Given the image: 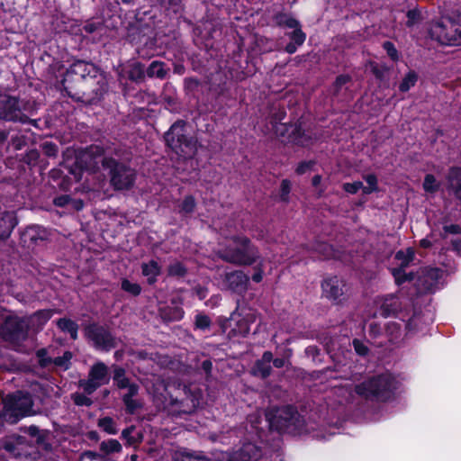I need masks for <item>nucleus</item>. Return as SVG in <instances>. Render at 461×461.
<instances>
[{
  "mask_svg": "<svg viewBox=\"0 0 461 461\" xmlns=\"http://www.w3.org/2000/svg\"><path fill=\"white\" fill-rule=\"evenodd\" d=\"M1 336L5 341L18 347L27 339L28 325L24 319H5L1 327Z\"/></svg>",
  "mask_w": 461,
  "mask_h": 461,
  "instance_id": "14",
  "label": "nucleus"
},
{
  "mask_svg": "<svg viewBox=\"0 0 461 461\" xmlns=\"http://www.w3.org/2000/svg\"><path fill=\"white\" fill-rule=\"evenodd\" d=\"M394 258L401 261V265L398 267H407L414 258V251L411 248L407 249L406 251L398 250L395 253Z\"/></svg>",
  "mask_w": 461,
  "mask_h": 461,
  "instance_id": "40",
  "label": "nucleus"
},
{
  "mask_svg": "<svg viewBox=\"0 0 461 461\" xmlns=\"http://www.w3.org/2000/svg\"><path fill=\"white\" fill-rule=\"evenodd\" d=\"M407 21L406 27L412 28L422 20V15L418 8L410 9L406 13Z\"/></svg>",
  "mask_w": 461,
  "mask_h": 461,
  "instance_id": "45",
  "label": "nucleus"
},
{
  "mask_svg": "<svg viewBox=\"0 0 461 461\" xmlns=\"http://www.w3.org/2000/svg\"><path fill=\"white\" fill-rule=\"evenodd\" d=\"M142 384L158 408L175 407L181 412L189 413L200 404L202 391L194 384H167L157 375H150Z\"/></svg>",
  "mask_w": 461,
  "mask_h": 461,
  "instance_id": "2",
  "label": "nucleus"
},
{
  "mask_svg": "<svg viewBox=\"0 0 461 461\" xmlns=\"http://www.w3.org/2000/svg\"><path fill=\"white\" fill-rule=\"evenodd\" d=\"M453 23H455V30L456 31L457 36L461 38V13L453 14L451 16Z\"/></svg>",
  "mask_w": 461,
  "mask_h": 461,
  "instance_id": "64",
  "label": "nucleus"
},
{
  "mask_svg": "<svg viewBox=\"0 0 461 461\" xmlns=\"http://www.w3.org/2000/svg\"><path fill=\"white\" fill-rule=\"evenodd\" d=\"M113 379L119 389H126L127 392L122 395V402L126 411L129 413H134L141 407L140 402L134 399L139 393V385L132 383L127 376L124 368L114 366Z\"/></svg>",
  "mask_w": 461,
  "mask_h": 461,
  "instance_id": "11",
  "label": "nucleus"
},
{
  "mask_svg": "<svg viewBox=\"0 0 461 461\" xmlns=\"http://www.w3.org/2000/svg\"><path fill=\"white\" fill-rule=\"evenodd\" d=\"M186 122L177 119L164 133L167 148L184 159H192L197 153L198 141L194 136L186 133Z\"/></svg>",
  "mask_w": 461,
  "mask_h": 461,
  "instance_id": "4",
  "label": "nucleus"
},
{
  "mask_svg": "<svg viewBox=\"0 0 461 461\" xmlns=\"http://www.w3.org/2000/svg\"><path fill=\"white\" fill-rule=\"evenodd\" d=\"M196 207V201L194 195H185L179 205V213L182 215H189L193 213Z\"/></svg>",
  "mask_w": 461,
  "mask_h": 461,
  "instance_id": "37",
  "label": "nucleus"
},
{
  "mask_svg": "<svg viewBox=\"0 0 461 461\" xmlns=\"http://www.w3.org/2000/svg\"><path fill=\"white\" fill-rule=\"evenodd\" d=\"M275 134L282 141L297 147H307L313 143V138L303 127V119L275 126Z\"/></svg>",
  "mask_w": 461,
  "mask_h": 461,
  "instance_id": "10",
  "label": "nucleus"
},
{
  "mask_svg": "<svg viewBox=\"0 0 461 461\" xmlns=\"http://www.w3.org/2000/svg\"><path fill=\"white\" fill-rule=\"evenodd\" d=\"M30 430H31V439L32 438H36L35 444H36V447H37L38 451L39 452L49 451L50 445L45 441L44 436L39 435V429L34 426H31Z\"/></svg>",
  "mask_w": 461,
  "mask_h": 461,
  "instance_id": "41",
  "label": "nucleus"
},
{
  "mask_svg": "<svg viewBox=\"0 0 461 461\" xmlns=\"http://www.w3.org/2000/svg\"><path fill=\"white\" fill-rule=\"evenodd\" d=\"M174 461H210L207 457L192 453L179 452L174 456Z\"/></svg>",
  "mask_w": 461,
  "mask_h": 461,
  "instance_id": "47",
  "label": "nucleus"
},
{
  "mask_svg": "<svg viewBox=\"0 0 461 461\" xmlns=\"http://www.w3.org/2000/svg\"><path fill=\"white\" fill-rule=\"evenodd\" d=\"M57 325L60 330L68 331L73 339H77V325L71 319H59Z\"/></svg>",
  "mask_w": 461,
  "mask_h": 461,
  "instance_id": "38",
  "label": "nucleus"
},
{
  "mask_svg": "<svg viewBox=\"0 0 461 461\" xmlns=\"http://www.w3.org/2000/svg\"><path fill=\"white\" fill-rule=\"evenodd\" d=\"M135 432V427L131 426L122 432V437L126 440L127 444L130 446L136 445L137 443L141 441V434L140 432Z\"/></svg>",
  "mask_w": 461,
  "mask_h": 461,
  "instance_id": "39",
  "label": "nucleus"
},
{
  "mask_svg": "<svg viewBox=\"0 0 461 461\" xmlns=\"http://www.w3.org/2000/svg\"><path fill=\"white\" fill-rule=\"evenodd\" d=\"M396 388V382L390 374L370 377L356 384V393L366 400L384 402L391 398Z\"/></svg>",
  "mask_w": 461,
  "mask_h": 461,
  "instance_id": "7",
  "label": "nucleus"
},
{
  "mask_svg": "<svg viewBox=\"0 0 461 461\" xmlns=\"http://www.w3.org/2000/svg\"><path fill=\"white\" fill-rule=\"evenodd\" d=\"M274 20L277 26L290 29L296 27L300 23L297 19L285 13L276 14Z\"/></svg>",
  "mask_w": 461,
  "mask_h": 461,
  "instance_id": "34",
  "label": "nucleus"
},
{
  "mask_svg": "<svg viewBox=\"0 0 461 461\" xmlns=\"http://www.w3.org/2000/svg\"><path fill=\"white\" fill-rule=\"evenodd\" d=\"M382 317L396 316L402 309L400 299L393 294H387L378 301Z\"/></svg>",
  "mask_w": 461,
  "mask_h": 461,
  "instance_id": "24",
  "label": "nucleus"
},
{
  "mask_svg": "<svg viewBox=\"0 0 461 461\" xmlns=\"http://www.w3.org/2000/svg\"><path fill=\"white\" fill-rule=\"evenodd\" d=\"M121 288L125 293L132 295L138 296L141 293V286L138 283H132L127 278H122L121 282Z\"/></svg>",
  "mask_w": 461,
  "mask_h": 461,
  "instance_id": "42",
  "label": "nucleus"
},
{
  "mask_svg": "<svg viewBox=\"0 0 461 461\" xmlns=\"http://www.w3.org/2000/svg\"><path fill=\"white\" fill-rule=\"evenodd\" d=\"M48 239L49 231L47 229L39 225H31V243L45 242Z\"/></svg>",
  "mask_w": 461,
  "mask_h": 461,
  "instance_id": "36",
  "label": "nucleus"
},
{
  "mask_svg": "<svg viewBox=\"0 0 461 461\" xmlns=\"http://www.w3.org/2000/svg\"><path fill=\"white\" fill-rule=\"evenodd\" d=\"M100 449L105 454L118 453L122 450V445L116 439H109L100 444Z\"/></svg>",
  "mask_w": 461,
  "mask_h": 461,
  "instance_id": "44",
  "label": "nucleus"
},
{
  "mask_svg": "<svg viewBox=\"0 0 461 461\" xmlns=\"http://www.w3.org/2000/svg\"><path fill=\"white\" fill-rule=\"evenodd\" d=\"M368 65L371 73L377 81L383 83L388 80V74L391 70L390 67H388L386 64H378L372 60L368 62Z\"/></svg>",
  "mask_w": 461,
  "mask_h": 461,
  "instance_id": "30",
  "label": "nucleus"
},
{
  "mask_svg": "<svg viewBox=\"0 0 461 461\" xmlns=\"http://www.w3.org/2000/svg\"><path fill=\"white\" fill-rule=\"evenodd\" d=\"M141 275L146 278L149 286H155L158 276L162 274V266L155 259H150L140 264Z\"/></svg>",
  "mask_w": 461,
  "mask_h": 461,
  "instance_id": "25",
  "label": "nucleus"
},
{
  "mask_svg": "<svg viewBox=\"0 0 461 461\" xmlns=\"http://www.w3.org/2000/svg\"><path fill=\"white\" fill-rule=\"evenodd\" d=\"M352 80V77L348 74H340L336 77V79L333 83V87L335 92L339 93L342 89V87L349 83Z\"/></svg>",
  "mask_w": 461,
  "mask_h": 461,
  "instance_id": "56",
  "label": "nucleus"
},
{
  "mask_svg": "<svg viewBox=\"0 0 461 461\" xmlns=\"http://www.w3.org/2000/svg\"><path fill=\"white\" fill-rule=\"evenodd\" d=\"M363 187V183L361 181H355L352 183H344L342 185L343 190L346 193L355 194Z\"/></svg>",
  "mask_w": 461,
  "mask_h": 461,
  "instance_id": "59",
  "label": "nucleus"
},
{
  "mask_svg": "<svg viewBox=\"0 0 461 461\" xmlns=\"http://www.w3.org/2000/svg\"><path fill=\"white\" fill-rule=\"evenodd\" d=\"M444 271L437 267H424L416 271L414 285L418 294H434L439 288Z\"/></svg>",
  "mask_w": 461,
  "mask_h": 461,
  "instance_id": "12",
  "label": "nucleus"
},
{
  "mask_svg": "<svg viewBox=\"0 0 461 461\" xmlns=\"http://www.w3.org/2000/svg\"><path fill=\"white\" fill-rule=\"evenodd\" d=\"M423 189L427 193H436L439 189V185L437 183V179L434 175L427 174L423 181Z\"/></svg>",
  "mask_w": 461,
  "mask_h": 461,
  "instance_id": "46",
  "label": "nucleus"
},
{
  "mask_svg": "<svg viewBox=\"0 0 461 461\" xmlns=\"http://www.w3.org/2000/svg\"><path fill=\"white\" fill-rule=\"evenodd\" d=\"M41 151L44 155L49 158H54L57 156L59 148L58 146L51 141H44L41 144Z\"/></svg>",
  "mask_w": 461,
  "mask_h": 461,
  "instance_id": "53",
  "label": "nucleus"
},
{
  "mask_svg": "<svg viewBox=\"0 0 461 461\" xmlns=\"http://www.w3.org/2000/svg\"><path fill=\"white\" fill-rule=\"evenodd\" d=\"M269 427L278 431L295 432L300 429L303 420L292 406L273 408L266 414Z\"/></svg>",
  "mask_w": 461,
  "mask_h": 461,
  "instance_id": "8",
  "label": "nucleus"
},
{
  "mask_svg": "<svg viewBox=\"0 0 461 461\" xmlns=\"http://www.w3.org/2000/svg\"><path fill=\"white\" fill-rule=\"evenodd\" d=\"M232 245L219 252V258L224 262L236 266H252L260 258L258 248L247 236L235 235Z\"/></svg>",
  "mask_w": 461,
  "mask_h": 461,
  "instance_id": "5",
  "label": "nucleus"
},
{
  "mask_svg": "<svg viewBox=\"0 0 461 461\" xmlns=\"http://www.w3.org/2000/svg\"><path fill=\"white\" fill-rule=\"evenodd\" d=\"M88 337L102 348L110 349L114 347V339L104 327L90 325L86 330Z\"/></svg>",
  "mask_w": 461,
  "mask_h": 461,
  "instance_id": "20",
  "label": "nucleus"
},
{
  "mask_svg": "<svg viewBox=\"0 0 461 461\" xmlns=\"http://www.w3.org/2000/svg\"><path fill=\"white\" fill-rule=\"evenodd\" d=\"M28 443L26 441V438L22 436H18L13 440H10L5 444V448L6 451L14 455L15 457H27L28 456V451H27Z\"/></svg>",
  "mask_w": 461,
  "mask_h": 461,
  "instance_id": "28",
  "label": "nucleus"
},
{
  "mask_svg": "<svg viewBox=\"0 0 461 461\" xmlns=\"http://www.w3.org/2000/svg\"><path fill=\"white\" fill-rule=\"evenodd\" d=\"M293 29L292 32H285V36L290 40L285 47V51L288 54L295 53L306 40V33L302 30L300 23Z\"/></svg>",
  "mask_w": 461,
  "mask_h": 461,
  "instance_id": "26",
  "label": "nucleus"
},
{
  "mask_svg": "<svg viewBox=\"0 0 461 461\" xmlns=\"http://www.w3.org/2000/svg\"><path fill=\"white\" fill-rule=\"evenodd\" d=\"M292 184L289 179H283L280 184L279 197L284 203L289 202V194L291 193Z\"/></svg>",
  "mask_w": 461,
  "mask_h": 461,
  "instance_id": "49",
  "label": "nucleus"
},
{
  "mask_svg": "<svg viewBox=\"0 0 461 461\" xmlns=\"http://www.w3.org/2000/svg\"><path fill=\"white\" fill-rule=\"evenodd\" d=\"M80 461H111L105 456H100L93 452H85L80 457Z\"/></svg>",
  "mask_w": 461,
  "mask_h": 461,
  "instance_id": "60",
  "label": "nucleus"
},
{
  "mask_svg": "<svg viewBox=\"0 0 461 461\" xmlns=\"http://www.w3.org/2000/svg\"><path fill=\"white\" fill-rule=\"evenodd\" d=\"M70 197L69 194L58 195L53 199V204L57 207L68 208L69 206Z\"/></svg>",
  "mask_w": 461,
  "mask_h": 461,
  "instance_id": "62",
  "label": "nucleus"
},
{
  "mask_svg": "<svg viewBox=\"0 0 461 461\" xmlns=\"http://www.w3.org/2000/svg\"><path fill=\"white\" fill-rule=\"evenodd\" d=\"M418 78L419 76L415 70H409L399 84V91L402 93L408 92L416 85Z\"/></svg>",
  "mask_w": 461,
  "mask_h": 461,
  "instance_id": "33",
  "label": "nucleus"
},
{
  "mask_svg": "<svg viewBox=\"0 0 461 461\" xmlns=\"http://www.w3.org/2000/svg\"><path fill=\"white\" fill-rule=\"evenodd\" d=\"M109 381L108 366L104 362L98 361L91 366L87 379L81 380L79 385L87 394H91L100 386L107 384Z\"/></svg>",
  "mask_w": 461,
  "mask_h": 461,
  "instance_id": "15",
  "label": "nucleus"
},
{
  "mask_svg": "<svg viewBox=\"0 0 461 461\" xmlns=\"http://www.w3.org/2000/svg\"><path fill=\"white\" fill-rule=\"evenodd\" d=\"M222 284L231 293L242 295L248 290L249 277L242 270H233L224 274Z\"/></svg>",
  "mask_w": 461,
  "mask_h": 461,
  "instance_id": "19",
  "label": "nucleus"
},
{
  "mask_svg": "<svg viewBox=\"0 0 461 461\" xmlns=\"http://www.w3.org/2000/svg\"><path fill=\"white\" fill-rule=\"evenodd\" d=\"M47 351L44 348H41L37 351V357L39 358V363L41 366L47 367L53 364L56 367L67 370L69 368L70 360L72 358V353L69 351L64 352L63 356L58 357L55 358L47 357Z\"/></svg>",
  "mask_w": 461,
  "mask_h": 461,
  "instance_id": "23",
  "label": "nucleus"
},
{
  "mask_svg": "<svg viewBox=\"0 0 461 461\" xmlns=\"http://www.w3.org/2000/svg\"><path fill=\"white\" fill-rule=\"evenodd\" d=\"M286 117V110L285 106L278 104L277 106H273L270 113V123L272 125L273 131H275V126L283 124L282 121Z\"/></svg>",
  "mask_w": 461,
  "mask_h": 461,
  "instance_id": "35",
  "label": "nucleus"
},
{
  "mask_svg": "<svg viewBox=\"0 0 461 461\" xmlns=\"http://www.w3.org/2000/svg\"><path fill=\"white\" fill-rule=\"evenodd\" d=\"M118 77L121 84L130 81L135 85H141L146 81L145 64L135 59H129L119 66Z\"/></svg>",
  "mask_w": 461,
  "mask_h": 461,
  "instance_id": "16",
  "label": "nucleus"
},
{
  "mask_svg": "<svg viewBox=\"0 0 461 461\" xmlns=\"http://www.w3.org/2000/svg\"><path fill=\"white\" fill-rule=\"evenodd\" d=\"M231 85V78L223 71H217L210 79V88L218 96H228L230 95Z\"/></svg>",
  "mask_w": 461,
  "mask_h": 461,
  "instance_id": "22",
  "label": "nucleus"
},
{
  "mask_svg": "<svg viewBox=\"0 0 461 461\" xmlns=\"http://www.w3.org/2000/svg\"><path fill=\"white\" fill-rule=\"evenodd\" d=\"M103 27H104L103 21L91 19V20H88L86 22V23L82 27V31L88 34H91L97 31L102 30Z\"/></svg>",
  "mask_w": 461,
  "mask_h": 461,
  "instance_id": "48",
  "label": "nucleus"
},
{
  "mask_svg": "<svg viewBox=\"0 0 461 461\" xmlns=\"http://www.w3.org/2000/svg\"><path fill=\"white\" fill-rule=\"evenodd\" d=\"M17 224L13 212H5L0 216V239H6Z\"/></svg>",
  "mask_w": 461,
  "mask_h": 461,
  "instance_id": "29",
  "label": "nucleus"
},
{
  "mask_svg": "<svg viewBox=\"0 0 461 461\" xmlns=\"http://www.w3.org/2000/svg\"><path fill=\"white\" fill-rule=\"evenodd\" d=\"M188 269L181 261H175L167 266V274L169 277L184 278Z\"/></svg>",
  "mask_w": 461,
  "mask_h": 461,
  "instance_id": "32",
  "label": "nucleus"
},
{
  "mask_svg": "<svg viewBox=\"0 0 461 461\" xmlns=\"http://www.w3.org/2000/svg\"><path fill=\"white\" fill-rule=\"evenodd\" d=\"M261 456V450L255 444L244 443L239 449L229 455V461H257Z\"/></svg>",
  "mask_w": 461,
  "mask_h": 461,
  "instance_id": "21",
  "label": "nucleus"
},
{
  "mask_svg": "<svg viewBox=\"0 0 461 461\" xmlns=\"http://www.w3.org/2000/svg\"><path fill=\"white\" fill-rule=\"evenodd\" d=\"M62 91L73 100L95 104L107 91L108 84L103 70L92 61L75 59L60 81Z\"/></svg>",
  "mask_w": 461,
  "mask_h": 461,
  "instance_id": "1",
  "label": "nucleus"
},
{
  "mask_svg": "<svg viewBox=\"0 0 461 461\" xmlns=\"http://www.w3.org/2000/svg\"><path fill=\"white\" fill-rule=\"evenodd\" d=\"M29 414V393L17 391L3 399L0 417L3 420L14 424Z\"/></svg>",
  "mask_w": 461,
  "mask_h": 461,
  "instance_id": "9",
  "label": "nucleus"
},
{
  "mask_svg": "<svg viewBox=\"0 0 461 461\" xmlns=\"http://www.w3.org/2000/svg\"><path fill=\"white\" fill-rule=\"evenodd\" d=\"M101 164L110 178V185L114 191L131 190L137 179V171L129 163L113 157L104 156Z\"/></svg>",
  "mask_w": 461,
  "mask_h": 461,
  "instance_id": "6",
  "label": "nucleus"
},
{
  "mask_svg": "<svg viewBox=\"0 0 461 461\" xmlns=\"http://www.w3.org/2000/svg\"><path fill=\"white\" fill-rule=\"evenodd\" d=\"M201 85L197 77H190L184 79V88L187 93H194L198 90Z\"/></svg>",
  "mask_w": 461,
  "mask_h": 461,
  "instance_id": "55",
  "label": "nucleus"
},
{
  "mask_svg": "<svg viewBox=\"0 0 461 461\" xmlns=\"http://www.w3.org/2000/svg\"><path fill=\"white\" fill-rule=\"evenodd\" d=\"M72 399L77 406H90L92 400L82 393L72 394Z\"/></svg>",
  "mask_w": 461,
  "mask_h": 461,
  "instance_id": "61",
  "label": "nucleus"
},
{
  "mask_svg": "<svg viewBox=\"0 0 461 461\" xmlns=\"http://www.w3.org/2000/svg\"><path fill=\"white\" fill-rule=\"evenodd\" d=\"M392 276L397 285H402L406 282L416 281V272H405V267H393L391 269Z\"/></svg>",
  "mask_w": 461,
  "mask_h": 461,
  "instance_id": "31",
  "label": "nucleus"
},
{
  "mask_svg": "<svg viewBox=\"0 0 461 461\" xmlns=\"http://www.w3.org/2000/svg\"><path fill=\"white\" fill-rule=\"evenodd\" d=\"M443 232L440 233L442 239L447 238V234H461V226L458 224L444 225L442 227Z\"/></svg>",
  "mask_w": 461,
  "mask_h": 461,
  "instance_id": "58",
  "label": "nucleus"
},
{
  "mask_svg": "<svg viewBox=\"0 0 461 461\" xmlns=\"http://www.w3.org/2000/svg\"><path fill=\"white\" fill-rule=\"evenodd\" d=\"M322 296L335 304H340L347 300L346 283L337 276L326 277L321 282Z\"/></svg>",
  "mask_w": 461,
  "mask_h": 461,
  "instance_id": "17",
  "label": "nucleus"
},
{
  "mask_svg": "<svg viewBox=\"0 0 461 461\" xmlns=\"http://www.w3.org/2000/svg\"><path fill=\"white\" fill-rule=\"evenodd\" d=\"M0 118L7 121L26 122L21 102L6 95H0Z\"/></svg>",
  "mask_w": 461,
  "mask_h": 461,
  "instance_id": "18",
  "label": "nucleus"
},
{
  "mask_svg": "<svg viewBox=\"0 0 461 461\" xmlns=\"http://www.w3.org/2000/svg\"><path fill=\"white\" fill-rule=\"evenodd\" d=\"M161 3L176 14H181L184 10L183 0H161Z\"/></svg>",
  "mask_w": 461,
  "mask_h": 461,
  "instance_id": "52",
  "label": "nucleus"
},
{
  "mask_svg": "<svg viewBox=\"0 0 461 461\" xmlns=\"http://www.w3.org/2000/svg\"><path fill=\"white\" fill-rule=\"evenodd\" d=\"M85 203L80 198H72L70 197L69 206L68 209L79 212L84 208Z\"/></svg>",
  "mask_w": 461,
  "mask_h": 461,
  "instance_id": "63",
  "label": "nucleus"
},
{
  "mask_svg": "<svg viewBox=\"0 0 461 461\" xmlns=\"http://www.w3.org/2000/svg\"><path fill=\"white\" fill-rule=\"evenodd\" d=\"M316 163L317 162L315 159L303 160L299 162L294 170L295 174L298 176L304 175L306 172L312 170Z\"/></svg>",
  "mask_w": 461,
  "mask_h": 461,
  "instance_id": "50",
  "label": "nucleus"
},
{
  "mask_svg": "<svg viewBox=\"0 0 461 461\" xmlns=\"http://www.w3.org/2000/svg\"><path fill=\"white\" fill-rule=\"evenodd\" d=\"M86 149L76 154L75 158L66 159L62 164V168H55L50 171V176L53 180L61 179L58 184L59 188L64 191H68L73 182L77 183L81 180L82 175L85 171H93L97 162L95 161V155H101L104 151L102 148L95 147Z\"/></svg>",
  "mask_w": 461,
  "mask_h": 461,
  "instance_id": "3",
  "label": "nucleus"
},
{
  "mask_svg": "<svg viewBox=\"0 0 461 461\" xmlns=\"http://www.w3.org/2000/svg\"><path fill=\"white\" fill-rule=\"evenodd\" d=\"M170 71L167 63L160 60H152L149 66H145V77L164 80Z\"/></svg>",
  "mask_w": 461,
  "mask_h": 461,
  "instance_id": "27",
  "label": "nucleus"
},
{
  "mask_svg": "<svg viewBox=\"0 0 461 461\" xmlns=\"http://www.w3.org/2000/svg\"><path fill=\"white\" fill-rule=\"evenodd\" d=\"M382 47L385 50L387 56L392 61L398 62L400 60L401 54L393 41H385L383 42Z\"/></svg>",
  "mask_w": 461,
  "mask_h": 461,
  "instance_id": "43",
  "label": "nucleus"
},
{
  "mask_svg": "<svg viewBox=\"0 0 461 461\" xmlns=\"http://www.w3.org/2000/svg\"><path fill=\"white\" fill-rule=\"evenodd\" d=\"M316 250L322 255L324 259H329L334 257L335 254L334 247L327 242L319 243Z\"/></svg>",
  "mask_w": 461,
  "mask_h": 461,
  "instance_id": "51",
  "label": "nucleus"
},
{
  "mask_svg": "<svg viewBox=\"0 0 461 461\" xmlns=\"http://www.w3.org/2000/svg\"><path fill=\"white\" fill-rule=\"evenodd\" d=\"M98 424L100 428L109 434H116L117 432L113 419L109 417L101 419Z\"/></svg>",
  "mask_w": 461,
  "mask_h": 461,
  "instance_id": "57",
  "label": "nucleus"
},
{
  "mask_svg": "<svg viewBox=\"0 0 461 461\" xmlns=\"http://www.w3.org/2000/svg\"><path fill=\"white\" fill-rule=\"evenodd\" d=\"M455 26L450 16L441 17L431 24L429 35L442 45L460 46L461 38L457 36Z\"/></svg>",
  "mask_w": 461,
  "mask_h": 461,
  "instance_id": "13",
  "label": "nucleus"
},
{
  "mask_svg": "<svg viewBox=\"0 0 461 461\" xmlns=\"http://www.w3.org/2000/svg\"><path fill=\"white\" fill-rule=\"evenodd\" d=\"M271 372V366L262 362L261 360H258L255 367L254 373L255 375H260L263 378L267 377Z\"/></svg>",
  "mask_w": 461,
  "mask_h": 461,
  "instance_id": "54",
  "label": "nucleus"
}]
</instances>
